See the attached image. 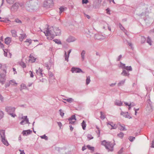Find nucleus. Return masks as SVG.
Listing matches in <instances>:
<instances>
[{"label":"nucleus","instance_id":"nucleus-35","mask_svg":"<svg viewBox=\"0 0 154 154\" xmlns=\"http://www.w3.org/2000/svg\"><path fill=\"white\" fill-rule=\"evenodd\" d=\"M40 137L42 139H44L46 140H48V137L46 136L45 134H44L43 135L41 136Z\"/></svg>","mask_w":154,"mask_h":154},{"label":"nucleus","instance_id":"nucleus-4","mask_svg":"<svg viewBox=\"0 0 154 154\" xmlns=\"http://www.w3.org/2000/svg\"><path fill=\"white\" fill-rule=\"evenodd\" d=\"M6 70L5 69L2 70L0 73V75L1 76V79H0V83L2 85L4 84L5 79V77L6 75Z\"/></svg>","mask_w":154,"mask_h":154},{"label":"nucleus","instance_id":"nucleus-6","mask_svg":"<svg viewBox=\"0 0 154 154\" xmlns=\"http://www.w3.org/2000/svg\"><path fill=\"white\" fill-rule=\"evenodd\" d=\"M29 2V3L28 5H31V9H32V10H35L38 5L37 2L33 0H31Z\"/></svg>","mask_w":154,"mask_h":154},{"label":"nucleus","instance_id":"nucleus-1","mask_svg":"<svg viewBox=\"0 0 154 154\" xmlns=\"http://www.w3.org/2000/svg\"><path fill=\"white\" fill-rule=\"evenodd\" d=\"M52 27L53 29L54 32L51 30H49L48 27L46 31L44 32V33L46 36H49L50 38H54L55 36L60 35L61 34V31L60 29H59L58 27L53 28V26Z\"/></svg>","mask_w":154,"mask_h":154},{"label":"nucleus","instance_id":"nucleus-52","mask_svg":"<svg viewBox=\"0 0 154 154\" xmlns=\"http://www.w3.org/2000/svg\"><path fill=\"white\" fill-rule=\"evenodd\" d=\"M12 82V80L10 81V82H7L5 84V87L7 88V87H9L10 85V84L11 83V82Z\"/></svg>","mask_w":154,"mask_h":154},{"label":"nucleus","instance_id":"nucleus-23","mask_svg":"<svg viewBox=\"0 0 154 154\" xmlns=\"http://www.w3.org/2000/svg\"><path fill=\"white\" fill-rule=\"evenodd\" d=\"M85 51L84 50L82 51L81 53V56L82 61H83L85 59Z\"/></svg>","mask_w":154,"mask_h":154},{"label":"nucleus","instance_id":"nucleus-43","mask_svg":"<svg viewBox=\"0 0 154 154\" xmlns=\"http://www.w3.org/2000/svg\"><path fill=\"white\" fill-rule=\"evenodd\" d=\"M100 118L102 119H105V116L104 114L103 113V112L102 111L100 112Z\"/></svg>","mask_w":154,"mask_h":154},{"label":"nucleus","instance_id":"nucleus-53","mask_svg":"<svg viewBox=\"0 0 154 154\" xmlns=\"http://www.w3.org/2000/svg\"><path fill=\"white\" fill-rule=\"evenodd\" d=\"M59 111L60 112V115L62 117H63L64 115V113L62 112V110L61 109H60L59 110Z\"/></svg>","mask_w":154,"mask_h":154},{"label":"nucleus","instance_id":"nucleus-30","mask_svg":"<svg viewBox=\"0 0 154 154\" xmlns=\"http://www.w3.org/2000/svg\"><path fill=\"white\" fill-rule=\"evenodd\" d=\"M48 75L50 77V79L51 78L52 79H54V74L51 72H48Z\"/></svg>","mask_w":154,"mask_h":154},{"label":"nucleus","instance_id":"nucleus-33","mask_svg":"<svg viewBox=\"0 0 154 154\" xmlns=\"http://www.w3.org/2000/svg\"><path fill=\"white\" fill-rule=\"evenodd\" d=\"M27 88V87L26 85L24 84H22L21 85V88L20 90L21 91L22 89H26Z\"/></svg>","mask_w":154,"mask_h":154},{"label":"nucleus","instance_id":"nucleus-9","mask_svg":"<svg viewBox=\"0 0 154 154\" xmlns=\"http://www.w3.org/2000/svg\"><path fill=\"white\" fill-rule=\"evenodd\" d=\"M71 71L72 73H80L82 72V73H84V72L81 69L78 67H72L71 69Z\"/></svg>","mask_w":154,"mask_h":154},{"label":"nucleus","instance_id":"nucleus-25","mask_svg":"<svg viewBox=\"0 0 154 154\" xmlns=\"http://www.w3.org/2000/svg\"><path fill=\"white\" fill-rule=\"evenodd\" d=\"M87 148L90 150L92 151V152H93L94 150V147L91 146L89 145H87L86 146Z\"/></svg>","mask_w":154,"mask_h":154},{"label":"nucleus","instance_id":"nucleus-47","mask_svg":"<svg viewBox=\"0 0 154 154\" xmlns=\"http://www.w3.org/2000/svg\"><path fill=\"white\" fill-rule=\"evenodd\" d=\"M20 65L23 68H25L26 66V65L25 63L23 62H21L20 63Z\"/></svg>","mask_w":154,"mask_h":154},{"label":"nucleus","instance_id":"nucleus-32","mask_svg":"<svg viewBox=\"0 0 154 154\" xmlns=\"http://www.w3.org/2000/svg\"><path fill=\"white\" fill-rule=\"evenodd\" d=\"M2 19L3 20H0V22H3L5 23H7V21H10L7 18H6L5 19H4V18H2Z\"/></svg>","mask_w":154,"mask_h":154},{"label":"nucleus","instance_id":"nucleus-45","mask_svg":"<svg viewBox=\"0 0 154 154\" xmlns=\"http://www.w3.org/2000/svg\"><path fill=\"white\" fill-rule=\"evenodd\" d=\"M119 26L121 29L122 30H123L125 29L124 28L123 26H122V24L120 23H119Z\"/></svg>","mask_w":154,"mask_h":154},{"label":"nucleus","instance_id":"nucleus-14","mask_svg":"<svg viewBox=\"0 0 154 154\" xmlns=\"http://www.w3.org/2000/svg\"><path fill=\"white\" fill-rule=\"evenodd\" d=\"M121 75L129 77L130 73L129 72L127 71L125 69H123L122 72L121 73Z\"/></svg>","mask_w":154,"mask_h":154},{"label":"nucleus","instance_id":"nucleus-31","mask_svg":"<svg viewBox=\"0 0 154 154\" xmlns=\"http://www.w3.org/2000/svg\"><path fill=\"white\" fill-rule=\"evenodd\" d=\"M116 105L120 106L122 105V103L119 100H116Z\"/></svg>","mask_w":154,"mask_h":154},{"label":"nucleus","instance_id":"nucleus-24","mask_svg":"<svg viewBox=\"0 0 154 154\" xmlns=\"http://www.w3.org/2000/svg\"><path fill=\"white\" fill-rule=\"evenodd\" d=\"M35 59L33 57L31 56V55H30L29 57V62H31L32 63L34 62L35 61Z\"/></svg>","mask_w":154,"mask_h":154},{"label":"nucleus","instance_id":"nucleus-10","mask_svg":"<svg viewBox=\"0 0 154 154\" xmlns=\"http://www.w3.org/2000/svg\"><path fill=\"white\" fill-rule=\"evenodd\" d=\"M72 51L71 49H70L68 51V54H67L66 52V51H65V54H64V57H65V60L67 62L69 61V55L70 53H71Z\"/></svg>","mask_w":154,"mask_h":154},{"label":"nucleus","instance_id":"nucleus-19","mask_svg":"<svg viewBox=\"0 0 154 154\" xmlns=\"http://www.w3.org/2000/svg\"><path fill=\"white\" fill-rule=\"evenodd\" d=\"M42 70L40 69V68H39L38 69L36 70V73L38 75H40L41 76H42Z\"/></svg>","mask_w":154,"mask_h":154},{"label":"nucleus","instance_id":"nucleus-64","mask_svg":"<svg viewBox=\"0 0 154 154\" xmlns=\"http://www.w3.org/2000/svg\"><path fill=\"white\" fill-rule=\"evenodd\" d=\"M151 144H152L151 147H152V148H154V139L152 141Z\"/></svg>","mask_w":154,"mask_h":154},{"label":"nucleus","instance_id":"nucleus-44","mask_svg":"<svg viewBox=\"0 0 154 154\" xmlns=\"http://www.w3.org/2000/svg\"><path fill=\"white\" fill-rule=\"evenodd\" d=\"M65 100H66V101H67V102L70 103L72 102L73 100V99L72 98H69L67 99H65Z\"/></svg>","mask_w":154,"mask_h":154},{"label":"nucleus","instance_id":"nucleus-59","mask_svg":"<svg viewBox=\"0 0 154 154\" xmlns=\"http://www.w3.org/2000/svg\"><path fill=\"white\" fill-rule=\"evenodd\" d=\"M0 48L3 49L4 48V45L1 42H0Z\"/></svg>","mask_w":154,"mask_h":154},{"label":"nucleus","instance_id":"nucleus-37","mask_svg":"<svg viewBox=\"0 0 154 154\" xmlns=\"http://www.w3.org/2000/svg\"><path fill=\"white\" fill-rule=\"evenodd\" d=\"M5 43L7 44L8 45L10 44L11 41V39H5Z\"/></svg>","mask_w":154,"mask_h":154},{"label":"nucleus","instance_id":"nucleus-60","mask_svg":"<svg viewBox=\"0 0 154 154\" xmlns=\"http://www.w3.org/2000/svg\"><path fill=\"white\" fill-rule=\"evenodd\" d=\"M88 2V0H82V4H87Z\"/></svg>","mask_w":154,"mask_h":154},{"label":"nucleus","instance_id":"nucleus-13","mask_svg":"<svg viewBox=\"0 0 154 154\" xmlns=\"http://www.w3.org/2000/svg\"><path fill=\"white\" fill-rule=\"evenodd\" d=\"M32 131L31 130H30L29 129L27 130H24L22 132V134L24 136H26L27 135H29L31 133Z\"/></svg>","mask_w":154,"mask_h":154},{"label":"nucleus","instance_id":"nucleus-40","mask_svg":"<svg viewBox=\"0 0 154 154\" xmlns=\"http://www.w3.org/2000/svg\"><path fill=\"white\" fill-rule=\"evenodd\" d=\"M124 134L122 132H120L117 134V136L120 138H122L123 137Z\"/></svg>","mask_w":154,"mask_h":154},{"label":"nucleus","instance_id":"nucleus-62","mask_svg":"<svg viewBox=\"0 0 154 154\" xmlns=\"http://www.w3.org/2000/svg\"><path fill=\"white\" fill-rule=\"evenodd\" d=\"M57 124H58V126L60 127V128H61V127L62 125L61 123L60 122H57Z\"/></svg>","mask_w":154,"mask_h":154},{"label":"nucleus","instance_id":"nucleus-29","mask_svg":"<svg viewBox=\"0 0 154 154\" xmlns=\"http://www.w3.org/2000/svg\"><path fill=\"white\" fill-rule=\"evenodd\" d=\"M74 120L75 121L76 120V119L75 118V115H72L68 119V120L69 121H71Z\"/></svg>","mask_w":154,"mask_h":154},{"label":"nucleus","instance_id":"nucleus-42","mask_svg":"<svg viewBox=\"0 0 154 154\" xmlns=\"http://www.w3.org/2000/svg\"><path fill=\"white\" fill-rule=\"evenodd\" d=\"M45 66L47 67L48 69H50L51 66L50 65H49L48 63H45Z\"/></svg>","mask_w":154,"mask_h":154},{"label":"nucleus","instance_id":"nucleus-22","mask_svg":"<svg viewBox=\"0 0 154 154\" xmlns=\"http://www.w3.org/2000/svg\"><path fill=\"white\" fill-rule=\"evenodd\" d=\"M81 125L83 130H85L86 126V124L84 120L83 121L82 123H81Z\"/></svg>","mask_w":154,"mask_h":154},{"label":"nucleus","instance_id":"nucleus-21","mask_svg":"<svg viewBox=\"0 0 154 154\" xmlns=\"http://www.w3.org/2000/svg\"><path fill=\"white\" fill-rule=\"evenodd\" d=\"M124 42L126 44H127L131 48V49L132 50H133L134 49L133 47L132 46V43H131L130 42H129L128 41H127V40H126L125 41H124Z\"/></svg>","mask_w":154,"mask_h":154},{"label":"nucleus","instance_id":"nucleus-18","mask_svg":"<svg viewBox=\"0 0 154 154\" xmlns=\"http://www.w3.org/2000/svg\"><path fill=\"white\" fill-rule=\"evenodd\" d=\"M5 131L3 130H0V135L1 138L5 137Z\"/></svg>","mask_w":154,"mask_h":154},{"label":"nucleus","instance_id":"nucleus-39","mask_svg":"<svg viewBox=\"0 0 154 154\" xmlns=\"http://www.w3.org/2000/svg\"><path fill=\"white\" fill-rule=\"evenodd\" d=\"M4 116V113L3 112L0 110V120L2 119Z\"/></svg>","mask_w":154,"mask_h":154},{"label":"nucleus","instance_id":"nucleus-5","mask_svg":"<svg viewBox=\"0 0 154 154\" xmlns=\"http://www.w3.org/2000/svg\"><path fill=\"white\" fill-rule=\"evenodd\" d=\"M19 5L20 4L19 3H15L11 8V11L13 12L17 11L18 9Z\"/></svg>","mask_w":154,"mask_h":154},{"label":"nucleus","instance_id":"nucleus-38","mask_svg":"<svg viewBox=\"0 0 154 154\" xmlns=\"http://www.w3.org/2000/svg\"><path fill=\"white\" fill-rule=\"evenodd\" d=\"M15 0H6L7 3L9 4H13Z\"/></svg>","mask_w":154,"mask_h":154},{"label":"nucleus","instance_id":"nucleus-61","mask_svg":"<svg viewBox=\"0 0 154 154\" xmlns=\"http://www.w3.org/2000/svg\"><path fill=\"white\" fill-rule=\"evenodd\" d=\"M69 121V124L73 125V124H74V123L75 122V121H72V120Z\"/></svg>","mask_w":154,"mask_h":154},{"label":"nucleus","instance_id":"nucleus-2","mask_svg":"<svg viewBox=\"0 0 154 154\" xmlns=\"http://www.w3.org/2000/svg\"><path fill=\"white\" fill-rule=\"evenodd\" d=\"M101 144L104 146L108 152H112L113 150L114 146L116 144L114 143L113 144L110 142H106V140H103L101 142Z\"/></svg>","mask_w":154,"mask_h":154},{"label":"nucleus","instance_id":"nucleus-41","mask_svg":"<svg viewBox=\"0 0 154 154\" xmlns=\"http://www.w3.org/2000/svg\"><path fill=\"white\" fill-rule=\"evenodd\" d=\"M59 9L60 10V11L59 12V13L60 14L62 12H63L65 10V8H63V7L62 6L60 7Z\"/></svg>","mask_w":154,"mask_h":154},{"label":"nucleus","instance_id":"nucleus-16","mask_svg":"<svg viewBox=\"0 0 154 154\" xmlns=\"http://www.w3.org/2000/svg\"><path fill=\"white\" fill-rule=\"evenodd\" d=\"M1 139L2 142L5 145L7 146H8L9 145V143L7 140L5 138V137L4 138H1Z\"/></svg>","mask_w":154,"mask_h":154},{"label":"nucleus","instance_id":"nucleus-12","mask_svg":"<svg viewBox=\"0 0 154 154\" xmlns=\"http://www.w3.org/2000/svg\"><path fill=\"white\" fill-rule=\"evenodd\" d=\"M29 3V2H27L25 6L26 9L28 11H32V9H31V5H28Z\"/></svg>","mask_w":154,"mask_h":154},{"label":"nucleus","instance_id":"nucleus-3","mask_svg":"<svg viewBox=\"0 0 154 154\" xmlns=\"http://www.w3.org/2000/svg\"><path fill=\"white\" fill-rule=\"evenodd\" d=\"M54 6L53 0H45L43 3V6L46 8H52Z\"/></svg>","mask_w":154,"mask_h":154},{"label":"nucleus","instance_id":"nucleus-17","mask_svg":"<svg viewBox=\"0 0 154 154\" xmlns=\"http://www.w3.org/2000/svg\"><path fill=\"white\" fill-rule=\"evenodd\" d=\"M101 2V0H94V4L95 6H98L100 4Z\"/></svg>","mask_w":154,"mask_h":154},{"label":"nucleus","instance_id":"nucleus-48","mask_svg":"<svg viewBox=\"0 0 154 154\" xmlns=\"http://www.w3.org/2000/svg\"><path fill=\"white\" fill-rule=\"evenodd\" d=\"M121 127H122V128L120 129V131H123L127 130V129L125 127V125H123V126L122 125V126Z\"/></svg>","mask_w":154,"mask_h":154},{"label":"nucleus","instance_id":"nucleus-36","mask_svg":"<svg viewBox=\"0 0 154 154\" xmlns=\"http://www.w3.org/2000/svg\"><path fill=\"white\" fill-rule=\"evenodd\" d=\"M90 77L88 76L87 77V78L86 79V85L88 84L90 82Z\"/></svg>","mask_w":154,"mask_h":154},{"label":"nucleus","instance_id":"nucleus-26","mask_svg":"<svg viewBox=\"0 0 154 154\" xmlns=\"http://www.w3.org/2000/svg\"><path fill=\"white\" fill-rule=\"evenodd\" d=\"M20 36L19 37V38H26V34L22 32V33L20 34Z\"/></svg>","mask_w":154,"mask_h":154},{"label":"nucleus","instance_id":"nucleus-49","mask_svg":"<svg viewBox=\"0 0 154 154\" xmlns=\"http://www.w3.org/2000/svg\"><path fill=\"white\" fill-rule=\"evenodd\" d=\"M3 50L4 51V56L5 57H7V53L8 52V50H7V49L4 50V49H3Z\"/></svg>","mask_w":154,"mask_h":154},{"label":"nucleus","instance_id":"nucleus-27","mask_svg":"<svg viewBox=\"0 0 154 154\" xmlns=\"http://www.w3.org/2000/svg\"><path fill=\"white\" fill-rule=\"evenodd\" d=\"M11 32L12 33V35L13 37H16L17 35L16 34V32L14 30H12L11 31Z\"/></svg>","mask_w":154,"mask_h":154},{"label":"nucleus","instance_id":"nucleus-54","mask_svg":"<svg viewBox=\"0 0 154 154\" xmlns=\"http://www.w3.org/2000/svg\"><path fill=\"white\" fill-rule=\"evenodd\" d=\"M88 138L89 140H90L93 138V137H92L91 135L88 134L87 135Z\"/></svg>","mask_w":154,"mask_h":154},{"label":"nucleus","instance_id":"nucleus-55","mask_svg":"<svg viewBox=\"0 0 154 154\" xmlns=\"http://www.w3.org/2000/svg\"><path fill=\"white\" fill-rule=\"evenodd\" d=\"M14 112H12L11 113H8L9 115L11 116L12 117L14 118L15 116H16V115L14 113Z\"/></svg>","mask_w":154,"mask_h":154},{"label":"nucleus","instance_id":"nucleus-51","mask_svg":"<svg viewBox=\"0 0 154 154\" xmlns=\"http://www.w3.org/2000/svg\"><path fill=\"white\" fill-rule=\"evenodd\" d=\"M152 41L151 39H147L146 42L148 43L150 45H152Z\"/></svg>","mask_w":154,"mask_h":154},{"label":"nucleus","instance_id":"nucleus-20","mask_svg":"<svg viewBox=\"0 0 154 154\" xmlns=\"http://www.w3.org/2000/svg\"><path fill=\"white\" fill-rule=\"evenodd\" d=\"M24 43L26 44L27 45H30L32 42V40L31 39H26V41L24 42Z\"/></svg>","mask_w":154,"mask_h":154},{"label":"nucleus","instance_id":"nucleus-7","mask_svg":"<svg viewBox=\"0 0 154 154\" xmlns=\"http://www.w3.org/2000/svg\"><path fill=\"white\" fill-rule=\"evenodd\" d=\"M120 63L121 66L123 69L127 70V71H128V72H129V71H132V69L131 66H125V64H124L121 62Z\"/></svg>","mask_w":154,"mask_h":154},{"label":"nucleus","instance_id":"nucleus-11","mask_svg":"<svg viewBox=\"0 0 154 154\" xmlns=\"http://www.w3.org/2000/svg\"><path fill=\"white\" fill-rule=\"evenodd\" d=\"M121 115H122L124 117L126 118H128L129 119H131L132 117L128 114V112H122L121 113Z\"/></svg>","mask_w":154,"mask_h":154},{"label":"nucleus","instance_id":"nucleus-58","mask_svg":"<svg viewBox=\"0 0 154 154\" xmlns=\"http://www.w3.org/2000/svg\"><path fill=\"white\" fill-rule=\"evenodd\" d=\"M75 40L74 39H67L66 41L69 42H73L75 41Z\"/></svg>","mask_w":154,"mask_h":154},{"label":"nucleus","instance_id":"nucleus-50","mask_svg":"<svg viewBox=\"0 0 154 154\" xmlns=\"http://www.w3.org/2000/svg\"><path fill=\"white\" fill-rule=\"evenodd\" d=\"M123 148H122L118 152V154H122V153L123 152Z\"/></svg>","mask_w":154,"mask_h":154},{"label":"nucleus","instance_id":"nucleus-46","mask_svg":"<svg viewBox=\"0 0 154 154\" xmlns=\"http://www.w3.org/2000/svg\"><path fill=\"white\" fill-rule=\"evenodd\" d=\"M135 139V137L130 136L129 137V140L131 142H132Z\"/></svg>","mask_w":154,"mask_h":154},{"label":"nucleus","instance_id":"nucleus-57","mask_svg":"<svg viewBox=\"0 0 154 154\" xmlns=\"http://www.w3.org/2000/svg\"><path fill=\"white\" fill-rule=\"evenodd\" d=\"M15 21L18 23H22L21 21L18 19H16L15 20Z\"/></svg>","mask_w":154,"mask_h":154},{"label":"nucleus","instance_id":"nucleus-8","mask_svg":"<svg viewBox=\"0 0 154 154\" xmlns=\"http://www.w3.org/2000/svg\"><path fill=\"white\" fill-rule=\"evenodd\" d=\"M5 110L8 113L15 112V108L11 106H7L5 107Z\"/></svg>","mask_w":154,"mask_h":154},{"label":"nucleus","instance_id":"nucleus-34","mask_svg":"<svg viewBox=\"0 0 154 154\" xmlns=\"http://www.w3.org/2000/svg\"><path fill=\"white\" fill-rule=\"evenodd\" d=\"M53 41L54 42H55V43L58 44H61V41L58 40V39H54V40Z\"/></svg>","mask_w":154,"mask_h":154},{"label":"nucleus","instance_id":"nucleus-63","mask_svg":"<svg viewBox=\"0 0 154 154\" xmlns=\"http://www.w3.org/2000/svg\"><path fill=\"white\" fill-rule=\"evenodd\" d=\"M26 122V123L28 124H29L30 123L29 122V119L28 118H27L26 119L24 120Z\"/></svg>","mask_w":154,"mask_h":154},{"label":"nucleus","instance_id":"nucleus-56","mask_svg":"<svg viewBox=\"0 0 154 154\" xmlns=\"http://www.w3.org/2000/svg\"><path fill=\"white\" fill-rule=\"evenodd\" d=\"M29 73L30 74V76L31 77L33 78L34 77V75L32 71H29Z\"/></svg>","mask_w":154,"mask_h":154},{"label":"nucleus","instance_id":"nucleus-15","mask_svg":"<svg viewBox=\"0 0 154 154\" xmlns=\"http://www.w3.org/2000/svg\"><path fill=\"white\" fill-rule=\"evenodd\" d=\"M107 125H109L112 127V128H111V130L117 128V127L115 126V124H113V123L112 122H109L107 123Z\"/></svg>","mask_w":154,"mask_h":154},{"label":"nucleus","instance_id":"nucleus-28","mask_svg":"<svg viewBox=\"0 0 154 154\" xmlns=\"http://www.w3.org/2000/svg\"><path fill=\"white\" fill-rule=\"evenodd\" d=\"M125 79L120 81L118 84V85L119 86L123 85L125 83Z\"/></svg>","mask_w":154,"mask_h":154}]
</instances>
